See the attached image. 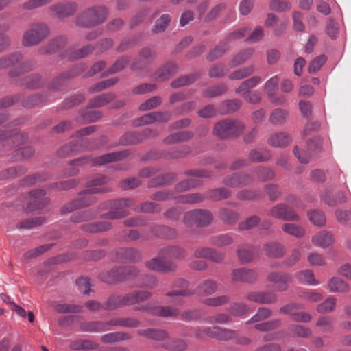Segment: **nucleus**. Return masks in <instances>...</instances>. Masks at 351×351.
<instances>
[{
  "mask_svg": "<svg viewBox=\"0 0 351 351\" xmlns=\"http://www.w3.org/2000/svg\"><path fill=\"white\" fill-rule=\"evenodd\" d=\"M108 15V10L104 6L87 8L76 18V25L81 27L90 28L104 23Z\"/></svg>",
  "mask_w": 351,
  "mask_h": 351,
  "instance_id": "1",
  "label": "nucleus"
},
{
  "mask_svg": "<svg viewBox=\"0 0 351 351\" xmlns=\"http://www.w3.org/2000/svg\"><path fill=\"white\" fill-rule=\"evenodd\" d=\"M50 32L47 23H32L23 35L22 44L25 47L38 45L49 36Z\"/></svg>",
  "mask_w": 351,
  "mask_h": 351,
  "instance_id": "2",
  "label": "nucleus"
},
{
  "mask_svg": "<svg viewBox=\"0 0 351 351\" xmlns=\"http://www.w3.org/2000/svg\"><path fill=\"white\" fill-rule=\"evenodd\" d=\"M244 129L241 121L226 119L215 125L213 133L220 138H227L240 134Z\"/></svg>",
  "mask_w": 351,
  "mask_h": 351,
  "instance_id": "3",
  "label": "nucleus"
},
{
  "mask_svg": "<svg viewBox=\"0 0 351 351\" xmlns=\"http://www.w3.org/2000/svg\"><path fill=\"white\" fill-rule=\"evenodd\" d=\"M195 335L197 338H203L208 336L216 338L221 341H228L234 340L238 335V332L234 330L223 328L219 326L206 327L195 330Z\"/></svg>",
  "mask_w": 351,
  "mask_h": 351,
  "instance_id": "4",
  "label": "nucleus"
},
{
  "mask_svg": "<svg viewBox=\"0 0 351 351\" xmlns=\"http://www.w3.org/2000/svg\"><path fill=\"white\" fill-rule=\"evenodd\" d=\"M139 270L132 266L119 267L112 269L106 277L102 280L108 283H114L123 280H136Z\"/></svg>",
  "mask_w": 351,
  "mask_h": 351,
  "instance_id": "5",
  "label": "nucleus"
},
{
  "mask_svg": "<svg viewBox=\"0 0 351 351\" xmlns=\"http://www.w3.org/2000/svg\"><path fill=\"white\" fill-rule=\"evenodd\" d=\"M134 204L131 199H120L114 201H109L104 203L103 206L106 209L111 210L105 214V217L110 219H117L124 217L128 212L124 209Z\"/></svg>",
  "mask_w": 351,
  "mask_h": 351,
  "instance_id": "6",
  "label": "nucleus"
},
{
  "mask_svg": "<svg viewBox=\"0 0 351 351\" xmlns=\"http://www.w3.org/2000/svg\"><path fill=\"white\" fill-rule=\"evenodd\" d=\"M128 153L125 151L109 153L94 158H79L72 161L71 165L72 166H78L87 163L90 164L92 166L104 165L109 162L120 160L126 157Z\"/></svg>",
  "mask_w": 351,
  "mask_h": 351,
  "instance_id": "7",
  "label": "nucleus"
},
{
  "mask_svg": "<svg viewBox=\"0 0 351 351\" xmlns=\"http://www.w3.org/2000/svg\"><path fill=\"white\" fill-rule=\"evenodd\" d=\"M108 180V178L103 175H97L94 176L88 183V189L83 195V197H88V202L83 203V204H93L95 201V198L93 194L108 191V189L103 186L104 184H107Z\"/></svg>",
  "mask_w": 351,
  "mask_h": 351,
  "instance_id": "8",
  "label": "nucleus"
},
{
  "mask_svg": "<svg viewBox=\"0 0 351 351\" xmlns=\"http://www.w3.org/2000/svg\"><path fill=\"white\" fill-rule=\"evenodd\" d=\"M119 325L124 327L137 328L140 326V322L133 318L122 319L118 321L112 322L108 324L95 322L85 325L84 330L88 332H100L107 330L108 325Z\"/></svg>",
  "mask_w": 351,
  "mask_h": 351,
  "instance_id": "9",
  "label": "nucleus"
},
{
  "mask_svg": "<svg viewBox=\"0 0 351 351\" xmlns=\"http://www.w3.org/2000/svg\"><path fill=\"white\" fill-rule=\"evenodd\" d=\"M77 8L75 2H62L51 5L49 8V12L55 17L61 19L73 15Z\"/></svg>",
  "mask_w": 351,
  "mask_h": 351,
  "instance_id": "10",
  "label": "nucleus"
},
{
  "mask_svg": "<svg viewBox=\"0 0 351 351\" xmlns=\"http://www.w3.org/2000/svg\"><path fill=\"white\" fill-rule=\"evenodd\" d=\"M291 276L287 273L272 272L267 276V280L271 283V287L276 291H285L289 288Z\"/></svg>",
  "mask_w": 351,
  "mask_h": 351,
  "instance_id": "11",
  "label": "nucleus"
},
{
  "mask_svg": "<svg viewBox=\"0 0 351 351\" xmlns=\"http://www.w3.org/2000/svg\"><path fill=\"white\" fill-rule=\"evenodd\" d=\"M267 215L277 219L287 221H297L300 217L293 210L289 209L285 204H280L273 206L267 211Z\"/></svg>",
  "mask_w": 351,
  "mask_h": 351,
  "instance_id": "12",
  "label": "nucleus"
},
{
  "mask_svg": "<svg viewBox=\"0 0 351 351\" xmlns=\"http://www.w3.org/2000/svg\"><path fill=\"white\" fill-rule=\"evenodd\" d=\"M137 310L145 311L160 317H176L179 314L177 308L170 306H154L151 303L138 306Z\"/></svg>",
  "mask_w": 351,
  "mask_h": 351,
  "instance_id": "13",
  "label": "nucleus"
},
{
  "mask_svg": "<svg viewBox=\"0 0 351 351\" xmlns=\"http://www.w3.org/2000/svg\"><path fill=\"white\" fill-rule=\"evenodd\" d=\"M45 194L46 191L43 189L29 192V202L25 208L26 210L31 212L42 208L48 202V199L45 197Z\"/></svg>",
  "mask_w": 351,
  "mask_h": 351,
  "instance_id": "14",
  "label": "nucleus"
},
{
  "mask_svg": "<svg viewBox=\"0 0 351 351\" xmlns=\"http://www.w3.org/2000/svg\"><path fill=\"white\" fill-rule=\"evenodd\" d=\"M145 265L146 267L150 270L162 271L164 273L173 271L177 267L176 263L158 257L153 258L146 261Z\"/></svg>",
  "mask_w": 351,
  "mask_h": 351,
  "instance_id": "15",
  "label": "nucleus"
},
{
  "mask_svg": "<svg viewBox=\"0 0 351 351\" xmlns=\"http://www.w3.org/2000/svg\"><path fill=\"white\" fill-rule=\"evenodd\" d=\"M245 298L250 301L261 304H272L277 301V297L275 294L265 291L250 292Z\"/></svg>",
  "mask_w": 351,
  "mask_h": 351,
  "instance_id": "16",
  "label": "nucleus"
},
{
  "mask_svg": "<svg viewBox=\"0 0 351 351\" xmlns=\"http://www.w3.org/2000/svg\"><path fill=\"white\" fill-rule=\"evenodd\" d=\"M194 256L196 258H203L220 263L224 260V254L210 247H199L195 250Z\"/></svg>",
  "mask_w": 351,
  "mask_h": 351,
  "instance_id": "17",
  "label": "nucleus"
},
{
  "mask_svg": "<svg viewBox=\"0 0 351 351\" xmlns=\"http://www.w3.org/2000/svg\"><path fill=\"white\" fill-rule=\"evenodd\" d=\"M232 279L235 282L252 283L257 279V274L252 269L238 268L232 270Z\"/></svg>",
  "mask_w": 351,
  "mask_h": 351,
  "instance_id": "18",
  "label": "nucleus"
},
{
  "mask_svg": "<svg viewBox=\"0 0 351 351\" xmlns=\"http://www.w3.org/2000/svg\"><path fill=\"white\" fill-rule=\"evenodd\" d=\"M114 258L117 261L135 262L141 259V254L135 249L120 248L114 252Z\"/></svg>",
  "mask_w": 351,
  "mask_h": 351,
  "instance_id": "19",
  "label": "nucleus"
},
{
  "mask_svg": "<svg viewBox=\"0 0 351 351\" xmlns=\"http://www.w3.org/2000/svg\"><path fill=\"white\" fill-rule=\"evenodd\" d=\"M334 242L332 234L327 231H320L313 235L311 238V243L317 247L326 248Z\"/></svg>",
  "mask_w": 351,
  "mask_h": 351,
  "instance_id": "20",
  "label": "nucleus"
},
{
  "mask_svg": "<svg viewBox=\"0 0 351 351\" xmlns=\"http://www.w3.org/2000/svg\"><path fill=\"white\" fill-rule=\"evenodd\" d=\"M66 38L64 36H59L51 40L44 47L39 49V53L41 54H49L55 53L63 48L66 43Z\"/></svg>",
  "mask_w": 351,
  "mask_h": 351,
  "instance_id": "21",
  "label": "nucleus"
},
{
  "mask_svg": "<svg viewBox=\"0 0 351 351\" xmlns=\"http://www.w3.org/2000/svg\"><path fill=\"white\" fill-rule=\"evenodd\" d=\"M160 256L174 260H182L186 256L185 250L177 245L167 246L160 251Z\"/></svg>",
  "mask_w": 351,
  "mask_h": 351,
  "instance_id": "22",
  "label": "nucleus"
},
{
  "mask_svg": "<svg viewBox=\"0 0 351 351\" xmlns=\"http://www.w3.org/2000/svg\"><path fill=\"white\" fill-rule=\"evenodd\" d=\"M178 71V66L174 63H167L158 69L154 74V79L158 81L168 80Z\"/></svg>",
  "mask_w": 351,
  "mask_h": 351,
  "instance_id": "23",
  "label": "nucleus"
},
{
  "mask_svg": "<svg viewBox=\"0 0 351 351\" xmlns=\"http://www.w3.org/2000/svg\"><path fill=\"white\" fill-rule=\"evenodd\" d=\"M291 141V137L285 132H278L271 135L268 143L274 147H283L287 146Z\"/></svg>",
  "mask_w": 351,
  "mask_h": 351,
  "instance_id": "24",
  "label": "nucleus"
},
{
  "mask_svg": "<svg viewBox=\"0 0 351 351\" xmlns=\"http://www.w3.org/2000/svg\"><path fill=\"white\" fill-rule=\"evenodd\" d=\"M252 181L249 175H234L233 176L225 178L224 184L232 187H239L247 185Z\"/></svg>",
  "mask_w": 351,
  "mask_h": 351,
  "instance_id": "25",
  "label": "nucleus"
},
{
  "mask_svg": "<svg viewBox=\"0 0 351 351\" xmlns=\"http://www.w3.org/2000/svg\"><path fill=\"white\" fill-rule=\"evenodd\" d=\"M193 133L189 131H180L170 134L165 138L164 142L166 144H173L186 141L191 138Z\"/></svg>",
  "mask_w": 351,
  "mask_h": 351,
  "instance_id": "26",
  "label": "nucleus"
},
{
  "mask_svg": "<svg viewBox=\"0 0 351 351\" xmlns=\"http://www.w3.org/2000/svg\"><path fill=\"white\" fill-rule=\"evenodd\" d=\"M217 289V284L211 280H206L197 287V293L199 295L206 296L213 294Z\"/></svg>",
  "mask_w": 351,
  "mask_h": 351,
  "instance_id": "27",
  "label": "nucleus"
},
{
  "mask_svg": "<svg viewBox=\"0 0 351 351\" xmlns=\"http://www.w3.org/2000/svg\"><path fill=\"white\" fill-rule=\"evenodd\" d=\"M139 335L146 337L147 338L156 340L162 341L165 340L167 337L168 334L165 330H155V329H145L139 330L138 331Z\"/></svg>",
  "mask_w": 351,
  "mask_h": 351,
  "instance_id": "28",
  "label": "nucleus"
},
{
  "mask_svg": "<svg viewBox=\"0 0 351 351\" xmlns=\"http://www.w3.org/2000/svg\"><path fill=\"white\" fill-rule=\"evenodd\" d=\"M233 243V238L228 234H221L213 236L209 239V243L219 247L229 245Z\"/></svg>",
  "mask_w": 351,
  "mask_h": 351,
  "instance_id": "29",
  "label": "nucleus"
},
{
  "mask_svg": "<svg viewBox=\"0 0 351 351\" xmlns=\"http://www.w3.org/2000/svg\"><path fill=\"white\" fill-rule=\"evenodd\" d=\"M114 96L112 93H105L98 95L92 99L88 104L90 108H99L112 101Z\"/></svg>",
  "mask_w": 351,
  "mask_h": 351,
  "instance_id": "30",
  "label": "nucleus"
},
{
  "mask_svg": "<svg viewBox=\"0 0 351 351\" xmlns=\"http://www.w3.org/2000/svg\"><path fill=\"white\" fill-rule=\"evenodd\" d=\"M264 250L268 256L272 258H280L285 253L283 247L278 243H272L265 244L264 245Z\"/></svg>",
  "mask_w": 351,
  "mask_h": 351,
  "instance_id": "31",
  "label": "nucleus"
},
{
  "mask_svg": "<svg viewBox=\"0 0 351 351\" xmlns=\"http://www.w3.org/2000/svg\"><path fill=\"white\" fill-rule=\"evenodd\" d=\"M327 289L332 292H345L348 290V285L341 279L332 277L328 283Z\"/></svg>",
  "mask_w": 351,
  "mask_h": 351,
  "instance_id": "32",
  "label": "nucleus"
},
{
  "mask_svg": "<svg viewBox=\"0 0 351 351\" xmlns=\"http://www.w3.org/2000/svg\"><path fill=\"white\" fill-rule=\"evenodd\" d=\"M152 232L157 237L165 239H173L176 236V231L173 228L165 226H156L153 228Z\"/></svg>",
  "mask_w": 351,
  "mask_h": 351,
  "instance_id": "33",
  "label": "nucleus"
},
{
  "mask_svg": "<svg viewBox=\"0 0 351 351\" xmlns=\"http://www.w3.org/2000/svg\"><path fill=\"white\" fill-rule=\"evenodd\" d=\"M300 283L308 285H317L318 281L315 280L313 273L310 270H303L298 272L295 275Z\"/></svg>",
  "mask_w": 351,
  "mask_h": 351,
  "instance_id": "34",
  "label": "nucleus"
},
{
  "mask_svg": "<svg viewBox=\"0 0 351 351\" xmlns=\"http://www.w3.org/2000/svg\"><path fill=\"white\" fill-rule=\"evenodd\" d=\"M272 315V311L268 308H259L255 315L250 319L246 322L247 324L252 323L260 322L269 318Z\"/></svg>",
  "mask_w": 351,
  "mask_h": 351,
  "instance_id": "35",
  "label": "nucleus"
},
{
  "mask_svg": "<svg viewBox=\"0 0 351 351\" xmlns=\"http://www.w3.org/2000/svg\"><path fill=\"white\" fill-rule=\"evenodd\" d=\"M241 106V102L239 99L228 100L221 104L219 110L221 114H228L237 111Z\"/></svg>",
  "mask_w": 351,
  "mask_h": 351,
  "instance_id": "36",
  "label": "nucleus"
},
{
  "mask_svg": "<svg viewBox=\"0 0 351 351\" xmlns=\"http://www.w3.org/2000/svg\"><path fill=\"white\" fill-rule=\"evenodd\" d=\"M22 58L23 56L21 53L16 52L0 58V70L14 65L19 62Z\"/></svg>",
  "mask_w": 351,
  "mask_h": 351,
  "instance_id": "37",
  "label": "nucleus"
},
{
  "mask_svg": "<svg viewBox=\"0 0 351 351\" xmlns=\"http://www.w3.org/2000/svg\"><path fill=\"white\" fill-rule=\"evenodd\" d=\"M44 223V219L41 217H36L32 219H27L19 222L16 224V228L29 230L34 228Z\"/></svg>",
  "mask_w": 351,
  "mask_h": 351,
  "instance_id": "38",
  "label": "nucleus"
},
{
  "mask_svg": "<svg viewBox=\"0 0 351 351\" xmlns=\"http://www.w3.org/2000/svg\"><path fill=\"white\" fill-rule=\"evenodd\" d=\"M219 216L221 221L226 224L236 223L239 219V214L228 208H222L219 212Z\"/></svg>",
  "mask_w": 351,
  "mask_h": 351,
  "instance_id": "39",
  "label": "nucleus"
},
{
  "mask_svg": "<svg viewBox=\"0 0 351 351\" xmlns=\"http://www.w3.org/2000/svg\"><path fill=\"white\" fill-rule=\"evenodd\" d=\"M85 192H86V190L82 192L81 193H80L79 197L77 200H75V201L71 202L67 206H64L62 208V212L69 213V212H71L72 210H73L74 209L89 206L90 204H84V205L83 204V203L88 202V197H83L84 196L83 195Z\"/></svg>",
  "mask_w": 351,
  "mask_h": 351,
  "instance_id": "40",
  "label": "nucleus"
},
{
  "mask_svg": "<svg viewBox=\"0 0 351 351\" xmlns=\"http://www.w3.org/2000/svg\"><path fill=\"white\" fill-rule=\"evenodd\" d=\"M237 256L239 261L243 263L251 262L254 258V247L246 246L237 250Z\"/></svg>",
  "mask_w": 351,
  "mask_h": 351,
  "instance_id": "41",
  "label": "nucleus"
},
{
  "mask_svg": "<svg viewBox=\"0 0 351 351\" xmlns=\"http://www.w3.org/2000/svg\"><path fill=\"white\" fill-rule=\"evenodd\" d=\"M282 230L284 232L297 238L303 237L305 234V231L302 227L293 223H285L282 226Z\"/></svg>",
  "mask_w": 351,
  "mask_h": 351,
  "instance_id": "42",
  "label": "nucleus"
},
{
  "mask_svg": "<svg viewBox=\"0 0 351 351\" xmlns=\"http://www.w3.org/2000/svg\"><path fill=\"white\" fill-rule=\"evenodd\" d=\"M177 203L182 204H195L203 200V196L198 193H189L179 195L175 197Z\"/></svg>",
  "mask_w": 351,
  "mask_h": 351,
  "instance_id": "43",
  "label": "nucleus"
},
{
  "mask_svg": "<svg viewBox=\"0 0 351 351\" xmlns=\"http://www.w3.org/2000/svg\"><path fill=\"white\" fill-rule=\"evenodd\" d=\"M254 53V49L252 48H249L243 50L239 53L234 56L231 61V64L232 66H237L244 63L248 59H250Z\"/></svg>",
  "mask_w": 351,
  "mask_h": 351,
  "instance_id": "44",
  "label": "nucleus"
},
{
  "mask_svg": "<svg viewBox=\"0 0 351 351\" xmlns=\"http://www.w3.org/2000/svg\"><path fill=\"white\" fill-rule=\"evenodd\" d=\"M261 81L259 76H254L243 82L240 86L235 90L237 93L248 91L249 89L258 85Z\"/></svg>",
  "mask_w": 351,
  "mask_h": 351,
  "instance_id": "45",
  "label": "nucleus"
},
{
  "mask_svg": "<svg viewBox=\"0 0 351 351\" xmlns=\"http://www.w3.org/2000/svg\"><path fill=\"white\" fill-rule=\"evenodd\" d=\"M250 311L247 305L242 302H235L231 304L228 311L233 316L240 317Z\"/></svg>",
  "mask_w": 351,
  "mask_h": 351,
  "instance_id": "46",
  "label": "nucleus"
},
{
  "mask_svg": "<svg viewBox=\"0 0 351 351\" xmlns=\"http://www.w3.org/2000/svg\"><path fill=\"white\" fill-rule=\"evenodd\" d=\"M308 217L311 222L317 226H323L326 224V217L323 212L314 210L308 213Z\"/></svg>",
  "mask_w": 351,
  "mask_h": 351,
  "instance_id": "47",
  "label": "nucleus"
},
{
  "mask_svg": "<svg viewBox=\"0 0 351 351\" xmlns=\"http://www.w3.org/2000/svg\"><path fill=\"white\" fill-rule=\"evenodd\" d=\"M162 346L165 349L173 351H183L186 349L187 344L184 340L178 339L173 341H165Z\"/></svg>",
  "mask_w": 351,
  "mask_h": 351,
  "instance_id": "48",
  "label": "nucleus"
},
{
  "mask_svg": "<svg viewBox=\"0 0 351 351\" xmlns=\"http://www.w3.org/2000/svg\"><path fill=\"white\" fill-rule=\"evenodd\" d=\"M280 324V319H273L255 324L254 328L261 332H269L277 328Z\"/></svg>",
  "mask_w": 351,
  "mask_h": 351,
  "instance_id": "49",
  "label": "nucleus"
},
{
  "mask_svg": "<svg viewBox=\"0 0 351 351\" xmlns=\"http://www.w3.org/2000/svg\"><path fill=\"white\" fill-rule=\"evenodd\" d=\"M288 112L282 109H276L271 113L269 121L274 125L282 124L285 122Z\"/></svg>",
  "mask_w": 351,
  "mask_h": 351,
  "instance_id": "50",
  "label": "nucleus"
},
{
  "mask_svg": "<svg viewBox=\"0 0 351 351\" xmlns=\"http://www.w3.org/2000/svg\"><path fill=\"white\" fill-rule=\"evenodd\" d=\"M171 16L169 14H163L159 19L156 21L155 25L153 26L152 30L154 33H160L164 32L169 22L171 21Z\"/></svg>",
  "mask_w": 351,
  "mask_h": 351,
  "instance_id": "51",
  "label": "nucleus"
},
{
  "mask_svg": "<svg viewBox=\"0 0 351 351\" xmlns=\"http://www.w3.org/2000/svg\"><path fill=\"white\" fill-rule=\"evenodd\" d=\"M82 309L80 306L66 303L58 304L55 306V310L58 313H79Z\"/></svg>",
  "mask_w": 351,
  "mask_h": 351,
  "instance_id": "52",
  "label": "nucleus"
},
{
  "mask_svg": "<svg viewBox=\"0 0 351 351\" xmlns=\"http://www.w3.org/2000/svg\"><path fill=\"white\" fill-rule=\"evenodd\" d=\"M117 81L118 80L117 78H112L96 83L89 88V92L90 93H95L97 92L102 91L103 90L115 84L117 82Z\"/></svg>",
  "mask_w": 351,
  "mask_h": 351,
  "instance_id": "53",
  "label": "nucleus"
},
{
  "mask_svg": "<svg viewBox=\"0 0 351 351\" xmlns=\"http://www.w3.org/2000/svg\"><path fill=\"white\" fill-rule=\"evenodd\" d=\"M196 225L197 226H206L208 225L212 220L210 212L204 210H197Z\"/></svg>",
  "mask_w": 351,
  "mask_h": 351,
  "instance_id": "54",
  "label": "nucleus"
},
{
  "mask_svg": "<svg viewBox=\"0 0 351 351\" xmlns=\"http://www.w3.org/2000/svg\"><path fill=\"white\" fill-rule=\"evenodd\" d=\"M254 71V66H249L234 71L230 75L229 77L234 80H242L252 75Z\"/></svg>",
  "mask_w": 351,
  "mask_h": 351,
  "instance_id": "55",
  "label": "nucleus"
},
{
  "mask_svg": "<svg viewBox=\"0 0 351 351\" xmlns=\"http://www.w3.org/2000/svg\"><path fill=\"white\" fill-rule=\"evenodd\" d=\"M111 224L109 222H97L90 223L84 226V229L89 232H98L108 230L110 228Z\"/></svg>",
  "mask_w": 351,
  "mask_h": 351,
  "instance_id": "56",
  "label": "nucleus"
},
{
  "mask_svg": "<svg viewBox=\"0 0 351 351\" xmlns=\"http://www.w3.org/2000/svg\"><path fill=\"white\" fill-rule=\"evenodd\" d=\"M298 295L300 298L311 302H316L322 299V295L320 293L313 290L302 291Z\"/></svg>",
  "mask_w": 351,
  "mask_h": 351,
  "instance_id": "57",
  "label": "nucleus"
},
{
  "mask_svg": "<svg viewBox=\"0 0 351 351\" xmlns=\"http://www.w3.org/2000/svg\"><path fill=\"white\" fill-rule=\"evenodd\" d=\"M230 301V298L227 295H221L215 298L205 299L203 303L207 306L217 307L227 304Z\"/></svg>",
  "mask_w": 351,
  "mask_h": 351,
  "instance_id": "58",
  "label": "nucleus"
},
{
  "mask_svg": "<svg viewBox=\"0 0 351 351\" xmlns=\"http://www.w3.org/2000/svg\"><path fill=\"white\" fill-rule=\"evenodd\" d=\"M128 336L122 332H112L104 335L101 339L104 343H112L125 339Z\"/></svg>",
  "mask_w": 351,
  "mask_h": 351,
  "instance_id": "59",
  "label": "nucleus"
},
{
  "mask_svg": "<svg viewBox=\"0 0 351 351\" xmlns=\"http://www.w3.org/2000/svg\"><path fill=\"white\" fill-rule=\"evenodd\" d=\"M336 299L332 297H330L322 304H319L317 306V310L320 313H327L331 312L334 309Z\"/></svg>",
  "mask_w": 351,
  "mask_h": 351,
  "instance_id": "60",
  "label": "nucleus"
},
{
  "mask_svg": "<svg viewBox=\"0 0 351 351\" xmlns=\"http://www.w3.org/2000/svg\"><path fill=\"white\" fill-rule=\"evenodd\" d=\"M122 306L121 296L112 295L108 301L102 304V308L105 310H113Z\"/></svg>",
  "mask_w": 351,
  "mask_h": 351,
  "instance_id": "61",
  "label": "nucleus"
},
{
  "mask_svg": "<svg viewBox=\"0 0 351 351\" xmlns=\"http://www.w3.org/2000/svg\"><path fill=\"white\" fill-rule=\"evenodd\" d=\"M324 201L328 204L329 206H335L339 204L343 203L346 202V197L342 192H339L336 195L335 197H330V195L328 193H326L323 196Z\"/></svg>",
  "mask_w": 351,
  "mask_h": 351,
  "instance_id": "62",
  "label": "nucleus"
},
{
  "mask_svg": "<svg viewBox=\"0 0 351 351\" xmlns=\"http://www.w3.org/2000/svg\"><path fill=\"white\" fill-rule=\"evenodd\" d=\"M232 320L231 317L225 313H219L215 315L210 316L206 318V322L208 324H226Z\"/></svg>",
  "mask_w": 351,
  "mask_h": 351,
  "instance_id": "63",
  "label": "nucleus"
},
{
  "mask_svg": "<svg viewBox=\"0 0 351 351\" xmlns=\"http://www.w3.org/2000/svg\"><path fill=\"white\" fill-rule=\"evenodd\" d=\"M326 61V57L324 55H320L313 59L308 65V72L310 73H315L319 71Z\"/></svg>",
  "mask_w": 351,
  "mask_h": 351,
  "instance_id": "64",
  "label": "nucleus"
}]
</instances>
